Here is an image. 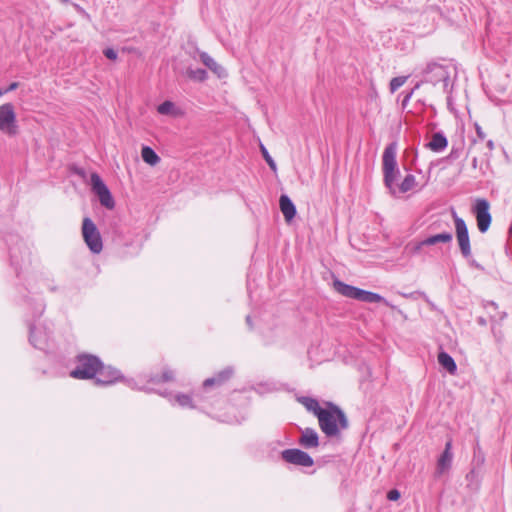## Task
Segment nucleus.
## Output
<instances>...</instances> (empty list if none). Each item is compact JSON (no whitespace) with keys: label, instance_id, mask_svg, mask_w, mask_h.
<instances>
[{"label":"nucleus","instance_id":"f257e3e1","mask_svg":"<svg viewBox=\"0 0 512 512\" xmlns=\"http://www.w3.org/2000/svg\"><path fill=\"white\" fill-rule=\"evenodd\" d=\"M75 379L95 378L97 384L109 385L121 378L118 370L104 366L101 360L92 354H79L76 357V367L70 372Z\"/></svg>","mask_w":512,"mask_h":512},{"label":"nucleus","instance_id":"f03ea898","mask_svg":"<svg viewBox=\"0 0 512 512\" xmlns=\"http://www.w3.org/2000/svg\"><path fill=\"white\" fill-rule=\"evenodd\" d=\"M327 408L320 411L318 422L320 429L327 437H335L339 434L340 429L348 427V420L345 413L332 402L326 403Z\"/></svg>","mask_w":512,"mask_h":512},{"label":"nucleus","instance_id":"7ed1b4c3","mask_svg":"<svg viewBox=\"0 0 512 512\" xmlns=\"http://www.w3.org/2000/svg\"><path fill=\"white\" fill-rule=\"evenodd\" d=\"M397 144L395 142L386 146L382 156V169L384 184L392 195L396 194L395 182L400 174L396 161Z\"/></svg>","mask_w":512,"mask_h":512},{"label":"nucleus","instance_id":"20e7f679","mask_svg":"<svg viewBox=\"0 0 512 512\" xmlns=\"http://www.w3.org/2000/svg\"><path fill=\"white\" fill-rule=\"evenodd\" d=\"M333 287L339 294H341L344 297L355 299L365 303L382 302L385 305L390 306L389 302L381 295L346 284L340 280H335L333 282Z\"/></svg>","mask_w":512,"mask_h":512},{"label":"nucleus","instance_id":"39448f33","mask_svg":"<svg viewBox=\"0 0 512 512\" xmlns=\"http://www.w3.org/2000/svg\"><path fill=\"white\" fill-rule=\"evenodd\" d=\"M82 235L83 239L94 254H99L103 249L102 238L95 223L88 217L83 219L82 222Z\"/></svg>","mask_w":512,"mask_h":512},{"label":"nucleus","instance_id":"423d86ee","mask_svg":"<svg viewBox=\"0 0 512 512\" xmlns=\"http://www.w3.org/2000/svg\"><path fill=\"white\" fill-rule=\"evenodd\" d=\"M452 217L455 225V233L463 257L468 258L471 256V245L467 225L465 221L452 211Z\"/></svg>","mask_w":512,"mask_h":512},{"label":"nucleus","instance_id":"0eeeda50","mask_svg":"<svg viewBox=\"0 0 512 512\" xmlns=\"http://www.w3.org/2000/svg\"><path fill=\"white\" fill-rule=\"evenodd\" d=\"M0 131L9 136H15L18 133L16 114L11 103L0 106Z\"/></svg>","mask_w":512,"mask_h":512},{"label":"nucleus","instance_id":"6e6552de","mask_svg":"<svg viewBox=\"0 0 512 512\" xmlns=\"http://www.w3.org/2000/svg\"><path fill=\"white\" fill-rule=\"evenodd\" d=\"M91 186L102 206L107 209H113L115 207L114 199L108 187L97 173L91 174Z\"/></svg>","mask_w":512,"mask_h":512},{"label":"nucleus","instance_id":"1a4fd4ad","mask_svg":"<svg viewBox=\"0 0 512 512\" xmlns=\"http://www.w3.org/2000/svg\"><path fill=\"white\" fill-rule=\"evenodd\" d=\"M489 202L486 199H477L473 206L477 227L481 233H485L491 224L492 217L489 212Z\"/></svg>","mask_w":512,"mask_h":512},{"label":"nucleus","instance_id":"9d476101","mask_svg":"<svg viewBox=\"0 0 512 512\" xmlns=\"http://www.w3.org/2000/svg\"><path fill=\"white\" fill-rule=\"evenodd\" d=\"M284 461L302 467H311L314 464L313 458L300 449H286L281 452Z\"/></svg>","mask_w":512,"mask_h":512},{"label":"nucleus","instance_id":"9b49d317","mask_svg":"<svg viewBox=\"0 0 512 512\" xmlns=\"http://www.w3.org/2000/svg\"><path fill=\"white\" fill-rule=\"evenodd\" d=\"M424 79L426 82L436 85L439 82H445L449 80V71L447 68L438 63L427 64L424 70Z\"/></svg>","mask_w":512,"mask_h":512},{"label":"nucleus","instance_id":"f8f14e48","mask_svg":"<svg viewBox=\"0 0 512 512\" xmlns=\"http://www.w3.org/2000/svg\"><path fill=\"white\" fill-rule=\"evenodd\" d=\"M452 460V440L450 439L446 442L444 451L437 460L435 475L439 477L448 472L452 466Z\"/></svg>","mask_w":512,"mask_h":512},{"label":"nucleus","instance_id":"ddd939ff","mask_svg":"<svg viewBox=\"0 0 512 512\" xmlns=\"http://www.w3.org/2000/svg\"><path fill=\"white\" fill-rule=\"evenodd\" d=\"M298 443L306 449L318 447L319 437L317 432L313 428H305L302 430Z\"/></svg>","mask_w":512,"mask_h":512},{"label":"nucleus","instance_id":"4468645a","mask_svg":"<svg viewBox=\"0 0 512 512\" xmlns=\"http://www.w3.org/2000/svg\"><path fill=\"white\" fill-rule=\"evenodd\" d=\"M48 334L45 332H42L39 328H37L35 325L30 326V343L38 349H44L46 347L47 341H48Z\"/></svg>","mask_w":512,"mask_h":512},{"label":"nucleus","instance_id":"2eb2a0df","mask_svg":"<svg viewBox=\"0 0 512 512\" xmlns=\"http://www.w3.org/2000/svg\"><path fill=\"white\" fill-rule=\"evenodd\" d=\"M233 372L234 371L232 367H226L225 369L217 373L215 376L206 379L203 382V386L207 388L213 385H222L232 377Z\"/></svg>","mask_w":512,"mask_h":512},{"label":"nucleus","instance_id":"dca6fc26","mask_svg":"<svg viewBox=\"0 0 512 512\" xmlns=\"http://www.w3.org/2000/svg\"><path fill=\"white\" fill-rule=\"evenodd\" d=\"M280 210L287 222H290L296 215V207L291 199L283 194L279 199Z\"/></svg>","mask_w":512,"mask_h":512},{"label":"nucleus","instance_id":"f3484780","mask_svg":"<svg viewBox=\"0 0 512 512\" xmlns=\"http://www.w3.org/2000/svg\"><path fill=\"white\" fill-rule=\"evenodd\" d=\"M199 59L208 69H210L218 77H223L226 75L225 69L221 65H219L208 53L200 52Z\"/></svg>","mask_w":512,"mask_h":512},{"label":"nucleus","instance_id":"a211bd4d","mask_svg":"<svg viewBox=\"0 0 512 512\" xmlns=\"http://www.w3.org/2000/svg\"><path fill=\"white\" fill-rule=\"evenodd\" d=\"M448 145L447 138L441 132L434 133L432 139L425 146L433 152H441Z\"/></svg>","mask_w":512,"mask_h":512},{"label":"nucleus","instance_id":"6ab92c4d","mask_svg":"<svg viewBox=\"0 0 512 512\" xmlns=\"http://www.w3.org/2000/svg\"><path fill=\"white\" fill-rule=\"evenodd\" d=\"M438 362L450 374H455V372L457 371V365L454 359L444 351L438 354Z\"/></svg>","mask_w":512,"mask_h":512},{"label":"nucleus","instance_id":"aec40b11","mask_svg":"<svg viewBox=\"0 0 512 512\" xmlns=\"http://www.w3.org/2000/svg\"><path fill=\"white\" fill-rule=\"evenodd\" d=\"M452 238L453 236L450 232H444L425 238L424 240H422V244L431 246L437 243H450L452 241Z\"/></svg>","mask_w":512,"mask_h":512},{"label":"nucleus","instance_id":"412c9836","mask_svg":"<svg viewBox=\"0 0 512 512\" xmlns=\"http://www.w3.org/2000/svg\"><path fill=\"white\" fill-rule=\"evenodd\" d=\"M299 402L309 411L312 412L315 416L318 417L320 411H323L324 408L320 407L319 402L311 397L303 396L299 398Z\"/></svg>","mask_w":512,"mask_h":512},{"label":"nucleus","instance_id":"4be33fe9","mask_svg":"<svg viewBox=\"0 0 512 512\" xmlns=\"http://www.w3.org/2000/svg\"><path fill=\"white\" fill-rule=\"evenodd\" d=\"M141 156L144 162L149 165H156L160 162V157L156 154V152L149 146H144L141 151Z\"/></svg>","mask_w":512,"mask_h":512},{"label":"nucleus","instance_id":"5701e85b","mask_svg":"<svg viewBox=\"0 0 512 512\" xmlns=\"http://www.w3.org/2000/svg\"><path fill=\"white\" fill-rule=\"evenodd\" d=\"M186 74L190 79L198 81V82H203L208 78V74H207L206 70L201 69V68H197V69L189 68V69H187Z\"/></svg>","mask_w":512,"mask_h":512},{"label":"nucleus","instance_id":"b1692460","mask_svg":"<svg viewBox=\"0 0 512 512\" xmlns=\"http://www.w3.org/2000/svg\"><path fill=\"white\" fill-rule=\"evenodd\" d=\"M415 186V177L412 174L406 175L398 189L401 193H406L412 190Z\"/></svg>","mask_w":512,"mask_h":512},{"label":"nucleus","instance_id":"393cba45","mask_svg":"<svg viewBox=\"0 0 512 512\" xmlns=\"http://www.w3.org/2000/svg\"><path fill=\"white\" fill-rule=\"evenodd\" d=\"M174 379V374L171 370L169 369H165L161 375V377H158V376H155V377H150L148 379V382H151V383H160V382H168V381H172Z\"/></svg>","mask_w":512,"mask_h":512},{"label":"nucleus","instance_id":"a878e982","mask_svg":"<svg viewBox=\"0 0 512 512\" xmlns=\"http://www.w3.org/2000/svg\"><path fill=\"white\" fill-rule=\"evenodd\" d=\"M260 151L262 153L263 158L265 159L266 163L270 167L271 170L276 171L277 166L273 158L270 156L268 150L263 144H260Z\"/></svg>","mask_w":512,"mask_h":512},{"label":"nucleus","instance_id":"bb28decb","mask_svg":"<svg viewBox=\"0 0 512 512\" xmlns=\"http://www.w3.org/2000/svg\"><path fill=\"white\" fill-rule=\"evenodd\" d=\"M174 103L171 101H164L157 107V112L161 115H168L172 112Z\"/></svg>","mask_w":512,"mask_h":512},{"label":"nucleus","instance_id":"cd10ccee","mask_svg":"<svg viewBox=\"0 0 512 512\" xmlns=\"http://www.w3.org/2000/svg\"><path fill=\"white\" fill-rule=\"evenodd\" d=\"M176 401L182 407H191V408L194 407L192 405L191 397L189 395H187V394H178L176 396Z\"/></svg>","mask_w":512,"mask_h":512},{"label":"nucleus","instance_id":"c85d7f7f","mask_svg":"<svg viewBox=\"0 0 512 512\" xmlns=\"http://www.w3.org/2000/svg\"><path fill=\"white\" fill-rule=\"evenodd\" d=\"M406 81L405 77H395L390 82V90L391 92H395L399 89Z\"/></svg>","mask_w":512,"mask_h":512},{"label":"nucleus","instance_id":"c756f323","mask_svg":"<svg viewBox=\"0 0 512 512\" xmlns=\"http://www.w3.org/2000/svg\"><path fill=\"white\" fill-rule=\"evenodd\" d=\"M105 57H107L110 60H116L117 59V52L113 48H106L103 51Z\"/></svg>","mask_w":512,"mask_h":512},{"label":"nucleus","instance_id":"7c9ffc66","mask_svg":"<svg viewBox=\"0 0 512 512\" xmlns=\"http://www.w3.org/2000/svg\"><path fill=\"white\" fill-rule=\"evenodd\" d=\"M400 498V492L397 489H391L387 493V499L390 501H396Z\"/></svg>","mask_w":512,"mask_h":512},{"label":"nucleus","instance_id":"2f4dec72","mask_svg":"<svg viewBox=\"0 0 512 512\" xmlns=\"http://www.w3.org/2000/svg\"><path fill=\"white\" fill-rule=\"evenodd\" d=\"M475 130H476V134L478 136V138L480 140H484L485 137H486V134L484 133V131L482 130L481 126L478 124V123H475Z\"/></svg>","mask_w":512,"mask_h":512},{"label":"nucleus","instance_id":"473e14b6","mask_svg":"<svg viewBox=\"0 0 512 512\" xmlns=\"http://www.w3.org/2000/svg\"><path fill=\"white\" fill-rule=\"evenodd\" d=\"M423 246H427L426 244H422V241L418 242L417 244L414 245V247L412 248V253L414 254H417L420 252L421 248Z\"/></svg>","mask_w":512,"mask_h":512},{"label":"nucleus","instance_id":"72a5a7b5","mask_svg":"<svg viewBox=\"0 0 512 512\" xmlns=\"http://www.w3.org/2000/svg\"><path fill=\"white\" fill-rule=\"evenodd\" d=\"M18 85H19V84H18L17 82H12V83L9 85V87L6 89V91H5V92H10V91H13V90L17 89Z\"/></svg>","mask_w":512,"mask_h":512},{"label":"nucleus","instance_id":"f704fd0d","mask_svg":"<svg viewBox=\"0 0 512 512\" xmlns=\"http://www.w3.org/2000/svg\"><path fill=\"white\" fill-rule=\"evenodd\" d=\"M487 147L489 148V150H493L494 149V142H493V140H488L487 141Z\"/></svg>","mask_w":512,"mask_h":512},{"label":"nucleus","instance_id":"c9c22d12","mask_svg":"<svg viewBox=\"0 0 512 512\" xmlns=\"http://www.w3.org/2000/svg\"><path fill=\"white\" fill-rule=\"evenodd\" d=\"M477 322L478 324L482 325V326H485L486 325V320L483 318V317H479L477 319Z\"/></svg>","mask_w":512,"mask_h":512},{"label":"nucleus","instance_id":"e433bc0d","mask_svg":"<svg viewBox=\"0 0 512 512\" xmlns=\"http://www.w3.org/2000/svg\"><path fill=\"white\" fill-rule=\"evenodd\" d=\"M487 305H488V306L493 307L494 309H497V308H498L497 303H495L494 301H489V302H487Z\"/></svg>","mask_w":512,"mask_h":512},{"label":"nucleus","instance_id":"4c0bfd02","mask_svg":"<svg viewBox=\"0 0 512 512\" xmlns=\"http://www.w3.org/2000/svg\"><path fill=\"white\" fill-rule=\"evenodd\" d=\"M506 317H507V313H506V312H501V313L499 314V319H500V320H504Z\"/></svg>","mask_w":512,"mask_h":512},{"label":"nucleus","instance_id":"58836bf2","mask_svg":"<svg viewBox=\"0 0 512 512\" xmlns=\"http://www.w3.org/2000/svg\"><path fill=\"white\" fill-rule=\"evenodd\" d=\"M246 322H247V324H248L250 327H252V324H251V317H250V316H247V317H246Z\"/></svg>","mask_w":512,"mask_h":512}]
</instances>
